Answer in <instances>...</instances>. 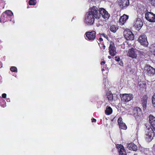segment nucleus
<instances>
[{
  "label": "nucleus",
  "instance_id": "1",
  "mask_svg": "<svg viewBox=\"0 0 155 155\" xmlns=\"http://www.w3.org/2000/svg\"><path fill=\"white\" fill-rule=\"evenodd\" d=\"M99 14L97 7L93 6L86 14L84 21V22L88 25H93L94 22L95 18H100V15Z\"/></svg>",
  "mask_w": 155,
  "mask_h": 155
},
{
  "label": "nucleus",
  "instance_id": "2",
  "mask_svg": "<svg viewBox=\"0 0 155 155\" xmlns=\"http://www.w3.org/2000/svg\"><path fill=\"white\" fill-rule=\"evenodd\" d=\"M120 97L122 101L124 102H129L133 97V94H120Z\"/></svg>",
  "mask_w": 155,
  "mask_h": 155
},
{
  "label": "nucleus",
  "instance_id": "3",
  "mask_svg": "<svg viewBox=\"0 0 155 155\" xmlns=\"http://www.w3.org/2000/svg\"><path fill=\"white\" fill-rule=\"evenodd\" d=\"M96 32L94 31H88L86 32L85 34V37L86 40L92 41L96 38Z\"/></svg>",
  "mask_w": 155,
  "mask_h": 155
},
{
  "label": "nucleus",
  "instance_id": "4",
  "mask_svg": "<svg viewBox=\"0 0 155 155\" xmlns=\"http://www.w3.org/2000/svg\"><path fill=\"white\" fill-rule=\"evenodd\" d=\"M146 131L145 137L147 140L149 142L152 140L154 136V130L151 128L148 129Z\"/></svg>",
  "mask_w": 155,
  "mask_h": 155
},
{
  "label": "nucleus",
  "instance_id": "5",
  "mask_svg": "<svg viewBox=\"0 0 155 155\" xmlns=\"http://www.w3.org/2000/svg\"><path fill=\"white\" fill-rule=\"evenodd\" d=\"M138 41L141 45L144 47H147L148 44L147 37L144 34L141 35L139 37Z\"/></svg>",
  "mask_w": 155,
  "mask_h": 155
},
{
  "label": "nucleus",
  "instance_id": "6",
  "mask_svg": "<svg viewBox=\"0 0 155 155\" xmlns=\"http://www.w3.org/2000/svg\"><path fill=\"white\" fill-rule=\"evenodd\" d=\"M109 52V54L113 56H115L117 54L116 48L115 46L114 42L112 41L110 42Z\"/></svg>",
  "mask_w": 155,
  "mask_h": 155
},
{
  "label": "nucleus",
  "instance_id": "7",
  "mask_svg": "<svg viewBox=\"0 0 155 155\" xmlns=\"http://www.w3.org/2000/svg\"><path fill=\"white\" fill-rule=\"evenodd\" d=\"M124 37L127 40H133L134 35L132 32L128 29L124 31L123 32Z\"/></svg>",
  "mask_w": 155,
  "mask_h": 155
},
{
  "label": "nucleus",
  "instance_id": "8",
  "mask_svg": "<svg viewBox=\"0 0 155 155\" xmlns=\"http://www.w3.org/2000/svg\"><path fill=\"white\" fill-rule=\"evenodd\" d=\"M100 15H102V17L105 20H107L110 16V15L108 12L104 8H100L98 10Z\"/></svg>",
  "mask_w": 155,
  "mask_h": 155
},
{
  "label": "nucleus",
  "instance_id": "9",
  "mask_svg": "<svg viewBox=\"0 0 155 155\" xmlns=\"http://www.w3.org/2000/svg\"><path fill=\"white\" fill-rule=\"evenodd\" d=\"M129 0H119L118 4L122 9H125L129 5Z\"/></svg>",
  "mask_w": 155,
  "mask_h": 155
},
{
  "label": "nucleus",
  "instance_id": "10",
  "mask_svg": "<svg viewBox=\"0 0 155 155\" xmlns=\"http://www.w3.org/2000/svg\"><path fill=\"white\" fill-rule=\"evenodd\" d=\"M144 69V70L149 75H153L155 73V69L150 65H146Z\"/></svg>",
  "mask_w": 155,
  "mask_h": 155
},
{
  "label": "nucleus",
  "instance_id": "11",
  "mask_svg": "<svg viewBox=\"0 0 155 155\" xmlns=\"http://www.w3.org/2000/svg\"><path fill=\"white\" fill-rule=\"evenodd\" d=\"M134 26L136 29L139 30L143 25V23L140 18H137L136 20L134 22Z\"/></svg>",
  "mask_w": 155,
  "mask_h": 155
},
{
  "label": "nucleus",
  "instance_id": "12",
  "mask_svg": "<svg viewBox=\"0 0 155 155\" xmlns=\"http://www.w3.org/2000/svg\"><path fill=\"white\" fill-rule=\"evenodd\" d=\"M149 122L151 127L154 130H155V117L152 115H150L149 117Z\"/></svg>",
  "mask_w": 155,
  "mask_h": 155
},
{
  "label": "nucleus",
  "instance_id": "13",
  "mask_svg": "<svg viewBox=\"0 0 155 155\" xmlns=\"http://www.w3.org/2000/svg\"><path fill=\"white\" fill-rule=\"evenodd\" d=\"M117 148L118 149L119 155H127L124 148L122 145L117 144Z\"/></svg>",
  "mask_w": 155,
  "mask_h": 155
},
{
  "label": "nucleus",
  "instance_id": "14",
  "mask_svg": "<svg viewBox=\"0 0 155 155\" xmlns=\"http://www.w3.org/2000/svg\"><path fill=\"white\" fill-rule=\"evenodd\" d=\"M141 114L140 109L138 107L134 108L133 111V114L135 117L139 116Z\"/></svg>",
  "mask_w": 155,
  "mask_h": 155
},
{
  "label": "nucleus",
  "instance_id": "15",
  "mask_svg": "<svg viewBox=\"0 0 155 155\" xmlns=\"http://www.w3.org/2000/svg\"><path fill=\"white\" fill-rule=\"evenodd\" d=\"M122 118L120 117L118 119V122L119 126V127L120 128L123 130H126L127 128V127L125 124L123 123L122 121Z\"/></svg>",
  "mask_w": 155,
  "mask_h": 155
},
{
  "label": "nucleus",
  "instance_id": "16",
  "mask_svg": "<svg viewBox=\"0 0 155 155\" xmlns=\"http://www.w3.org/2000/svg\"><path fill=\"white\" fill-rule=\"evenodd\" d=\"M128 55L133 58H136L137 57V54L134 51V49L133 48H132L129 51Z\"/></svg>",
  "mask_w": 155,
  "mask_h": 155
},
{
  "label": "nucleus",
  "instance_id": "17",
  "mask_svg": "<svg viewBox=\"0 0 155 155\" xmlns=\"http://www.w3.org/2000/svg\"><path fill=\"white\" fill-rule=\"evenodd\" d=\"M9 20L11 21V18L9 19L7 16V15L5 13H3L1 15L0 19V22L1 23H4L5 21Z\"/></svg>",
  "mask_w": 155,
  "mask_h": 155
},
{
  "label": "nucleus",
  "instance_id": "18",
  "mask_svg": "<svg viewBox=\"0 0 155 155\" xmlns=\"http://www.w3.org/2000/svg\"><path fill=\"white\" fill-rule=\"evenodd\" d=\"M128 18V16L125 14L121 16L119 20L120 24L122 25H124Z\"/></svg>",
  "mask_w": 155,
  "mask_h": 155
},
{
  "label": "nucleus",
  "instance_id": "19",
  "mask_svg": "<svg viewBox=\"0 0 155 155\" xmlns=\"http://www.w3.org/2000/svg\"><path fill=\"white\" fill-rule=\"evenodd\" d=\"M127 148L129 150L133 151H136L137 150V146L132 143L128 144L127 145Z\"/></svg>",
  "mask_w": 155,
  "mask_h": 155
},
{
  "label": "nucleus",
  "instance_id": "20",
  "mask_svg": "<svg viewBox=\"0 0 155 155\" xmlns=\"http://www.w3.org/2000/svg\"><path fill=\"white\" fill-rule=\"evenodd\" d=\"M147 97L146 96H143L141 99V104L143 107V109L145 110L146 109L147 104Z\"/></svg>",
  "mask_w": 155,
  "mask_h": 155
},
{
  "label": "nucleus",
  "instance_id": "21",
  "mask_svg": "<svg viewBox=\"0 0 155 155\" xmlns=\"http://www.w3.org/2000/svg\"><path fill=\"white\" fill-rule=\"evenodd\" d=\"M118 28V27L116 25H112L110 27V31L114 33L116 32Z\"/></svg>",
  "mask_w": 155,
  "mask_h": 155
},
{
  "label": "nucleus",
  "instance_id": "22",
  "mask_svg": "<svg viewBox=\"0 0 155 155\" xmlns=\"http://www.w3.org/2000/svg\"><path fill=\"white\" fill-rule=\"evenodd\" d=\"M112 112V108L110 107H107L105 110V113L106 114L109 115L111 114Z\"/></svg>",
  "mask_w": 155,
  "mask_h": 155
},
{
  "label": "nucleus",
  "instance_id": "23",
  "mask_svg": "<svg viewBox=\"0 0 155 155\" xmlns=\"http://www.w3.org/2000/svg\"><path fill=\"white\" fill-rule=\"evenodd\" d=\"M5 13L7 15V16L10 19L11 18V17L13 15V14L12 12L10 10H8L6 11L5 12L3 13Z\"/></svg>",
  "mask_w": 155,
  "mask_h": 155
},
{
  "label": "nucleus",
  "instance_id": "24",
  "mask_svg": "<svg viewBox=\"0 0 155 155\" xmlns=\"http://www.w3.org/2000/svg\"><path fill=\"white\" fill-rule=\"evenodd\" d=\"M150 49L152 53L155 55V44L152 45L150 46Z\"/></svg>",
  "mask_w": 155,
  "mask_h": 155
},
{
  "label": "nucleus",
  "instance_id": "25",
  "mask_svg": "<svg viewBox=\"0 0 155 155\" xmlns=\"http://www.w3.org/2000/svg\"><path fill=\"white\" fill-rule=\"evenodd\" d=\"M107 98L110 101H112L113 99V95L112 94L110 93H107Z\"/></svg>",
  "mask_w": 155,
  "mask_h": 155
},
{
  "label": "nucleus",
  "instance_id": "26",
  "mask_svg": "<svg viewBox=\"0 0 155 155\" xmlns=\"http://www.w3.org/2000/svg\"><path fill=\"white\" fill-rule=\"evenodd\" d=\"M147 10L144 8L142 6L141 8H140L138 11L140 12L141 14H143L145 12H146Z\"/></svg>",
  "mask_w": 155,
  "mask_h": 155
},
{
  "label": "nucleus",
  "instance_id": "27",
  "mask_svg": "<svg viewBox=\"0 0 155 155\" xmlns=\"http://www.w3.org/2000/svg\"><path fill=\"white\" fill-rule=\"evenodd\" d=\"M29 4L30 5H35L36 4V2L34 0H30Z\"/></svg>",
  "mask_w": 155,
  "mask_h": 155
},
{
  "label": "nucleus",
  "instance_id": "28",
  "mask_svg": "<svg viewBox=\"0 0 155 155\" xmlns=\"http://www.w3.org/2000/svg\"><path fill=\"white\" fill-rule=\"evenodd\" d=\"M152 102L153 107H155V93L152 96Z\"/></svg>",
  "mask_w": 155,
  "mask_h": 155
},
{
  "label": "nucleus",
  "instance_id": "29",
  "mask_svg": "<svg viewBox=\"0 0 155 155\" xmlns=\"http://www.w3.org/2000/svg\"><path fill=\"white\" fill-rule=\"evenodd\" d=\"M10 70L14 72H17V69L16 67L14 66L10 68Z\"/></svg>",
  "mask_w": 155,
  "mask_h": 155
},
{
  "label": "nucleus",
  "instance_id": "30",
  "mask_svg": "<svg viewBox=\"0 0 155 155\" xmlns=\"http://www.w3.org/2000/svg\"><path fill=\"white\" fill-rule=\"evenodd\" d=\"M151 4L153 6L155 7V0H153L151 2Z\"/></svg>",
  "mask_w": 155,
  "mask_h": 155
},
{
  "label": "nucleus",
  "instance_id": "31",
  "mask_svg": "<svg viewBox=\"0 0 155 155\" xmlns=\"http://www.w3.org/2000/svg\"><path fill=\"white\" fill-rule=\"evenodd\" d=\"M115 60L117 61H120V58L119 57H116Z\"/></svg>",
  "mask_w": 155,
  "mask_h": 155
},
{
  "label": "nucleus",
  "instance_id": "32",
  "mask_svg": "<svg viewBox=\"0 0 155 155\" xmlns=\"http://www.w3.org/2000/svg\"><path fill=\"white\" fill-rule=\"evenodd\" d=\"M6 94L5 93H4V94H2V97L3 98H6Z\"/></svg>",
  "mask_w": 155,
  "mask_h": 155
},
{
  "label": "nucleus",
  "instance_id": "33",
  "mask_svg": "<svg viewBox=\"0 0 155 155\" xmlns=\"http://www.w3.org/2000/svg\"><path fill=\"white\" fill-rule=\"evenodd\" d=\"M153 17H152V19H155V15L154 14H153ZM150 22H155V21H150Z\"/></svg>",
  "mask_w": 155,
  "mask_h": 155
},
{
  "label": "nucleus",
  "instance_id": "34",
  "mask_svg": "<svg viewBox=\"0 0 155 155\" xmlns=\"http://www.w3.org/2000/svg\"><path fill=\"white\" fill-rule=\"evenodd\" d=\"M1 107H5L6 106V103L5 102L4 104H1Z\"/></svg>",
  "mask_w": 155,
  "mask_h": 155
},
{
  "label": "nucleus",
  "instance_id": "35",
  "mask_svg": "<svg viewBox=\"0 0 155 155\" xmlns=\"http://www.w3.org/2000/svg\"><path fill=\"white\" fill-rule=\"evenodd\" d=\"M91 120H92V122H95L96 121V120L95 119L93 118Z\"/></svg>",
  "mask_w": 155,
  "mask_h": 155
},
{
  "label": "nucleus",
  "instance_id": "36",
  "mask_svg": "<svg viewBox=\"0 0 155 155\" xmlns=\"http://www.w3.org/2000/svg\"><path fill=\"white\" fill-rule=\"evenodd\" d=\"M105 63V62L104 61H102L101 62V64L102 65H103Z\"/></svg>",
  "mask_w": 155,
  "mask_h": 155
},
{
  "label": "nucleus",
  "instance_id": "37",
  "mask_svg": "<svg viewBox=\"0 0 155 155\" xmlns=\"http://www.w3.org/2000/svg\"><path fill=\"white\" fill-rule=\"evenodd\" d=\"M119 64L121 66L123 65V63L122 61H120V63H119Z\"/></svg>",
  "mask_w": 155,
  "mask_h": 155
},
{
  "label": "nucleus",
  "instance_id": "38",
  "mask_svg": "<svg viewBox=\"0 0 155 155\" xmlns=\"http://www.w3.org/2000/svg\"><path fill=\"white\" fill-rule=\"evenodd\" d=\"M7 101L8 102H10V99L9 98H8L7 100Z\"/></svg>",
  "mask_w": 155,
  "mask_h": 155
},
{
  "label": "nucleus",
  "instance_id": "39",
  "mask_svg": "<svg viewBox=\"0 0 155 155\" xmlns=\"http://www.w3.org/2000/svg\"><path fill=\"white\" fill-rule=\"evenodd\" d=\"M2 67V63L1 61H0V68H1Z\"/></svg>",
  "mask_w": 155,
  "mask_h": 155
},
{
  "label": "nucleus",
  "instance_id": "40",
  "mask_svg": "<svg viewBox=\"0 0 155 155\" xmlns=\"http://www.w3.org/2000/svg\"><path fill=\"white\" fill-rule=\"evenodd\" d=\"M103 35L105 38H107V35H106V36H105V34H103Z\"/></svg>",
  "mask_w": 155,
  "mask_h": 155
},
{
  "label": "nucleus",
  "instance_id": "41",
  "mask_svg": "<svg viewBox=\"0 0 155 155\" xmlns=\"http://www.w3.org/2000/svg\"><path fill=\"white\" fill-rule=\"evenodd\" d=\"M99 40L100 41H103V39H102V38H100L99 39Z\"/></svg>",
  "mask_w": 155,
  "mask_h": 155
},
{
  "label": "nucleus",
  "instance_id": "42",
  "mask_svg": "<svg viewBox=\"0 0 155 155\" xmlns=\"http://www.w3.org/2000/svg\"><path fill=\"white\" fill-rule=\"evenodd\" d=\"M108 58L109 59H110L111 58V56H108Z\"/></svg>",
  "mask_w": 155,
  "mask_h": 155
},
{
  "label": "nucleus",
  "instance_id": "43",
  "mask_svg": "<svg viewBox=\"0 0 155 155\" xmlns=\"http://www.w3.org/2000/svg\"><path fill=\"white\" fill-rule=\"evenodd\" d=\"M103 49H105V46L104 45L103 47Z\"/></svg>",
  "mask_w": 155,
  "mask_h": 155
},
{
  "label": "nucleus",
  "instance_id": "44",
  "mask_svg": "<svg viewBox=\"0 0 155 155\" xmlns=\"http://www.w3.org/2000/svg\"><path fill=\"white\" fill-rule=\"evenodd\" d=\"M104 82H106V80L105 79L104 80Z\"/></svg>",
  "mask_w": 155,
  "mask_h": 155
},
{
  "label": "nucleus",
  "instance_id": "45",
  "mask_svg": "<svg viewBox=\"0 0 155 155\" xmlns=\"http://www.w3.org/2000/svg\"><path fill=\"white\" fill-rule=\"evenodd\" d=\"M104 71V68H102V71Z\"/></svg>",
  "mask_w": 155,
  "mask_h": 155
},
{
  "label": "nucleus",
  "instance_id": "46",
  "mask_svg": "<svg viewBox=\"0 0 155 155\" xmlns=\"http://www.w3.org/2000/svg\"><path fill=\"white\" fill-rule=\"evenodd\" d=\"M100 25H102V24H102V23H100Z\"/></svg>",
  "mask_w": 155,
  "mask_h": 155
},
{
  "label": "nucleus",
  "instance_id": "47",
  "mask_svg": "<svg viewBox=\"0 0 155 155\" xmlns=\"http://www.w3.org/2000/svg\"><path fill=\"white\" fill-rule=\"evenodd\" d=\"M134 155H137V154H134Z\"/></svg>",
  "mask_w": 155,
  "mask_h": 155
}]
</instances>
